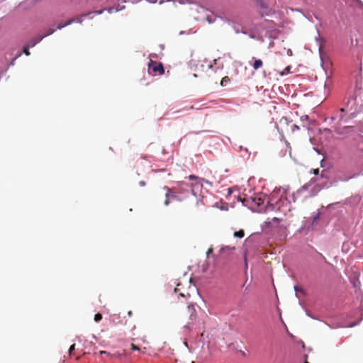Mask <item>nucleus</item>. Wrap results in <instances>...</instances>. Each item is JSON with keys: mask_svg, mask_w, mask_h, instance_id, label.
<instances>
[{"mask_svg": "<svg viewBox=\"0 0 363 363\" xmlns=\"http://www.w3.org/2000/svg\"><path fill=\"white\" fill-rule=\"evenodd\" d=\"M196 311L194 304H189L186 310L182 313V318L185 322L184 327L190 329L196 320Z\"/></svg>", "mask_w": 363, "mask_h": 363, "instance_id": "nucleus-1", "label": "nucleus"}, {"mask_svg": "<svg viewBox=\"0 0 363 363\" xmlns=\"http://www.w3.org/2000/svg\"><path fill=\"white\" fill-rule=\"evenodd\" d=\"M320 190V187L315 184V180L311 179L308 182L303 185L296 191V194L300 195L304 191H308V196H313Z\"/></svg>", "mask_w": 363, "mask_h": 363, "instance_id": "nucleus-2", "label": "nucleus"}, {"mask_svg": "<svg viewBox=\"0 0 363 363\" xmlns=\"http://www.w3.org/2000/svg\"><path fill=\"white\" fill-rule=\"evenodd\" d=\"M148 67L150 70H152L155 73H158L160 75L164 73V69L161 62L150 60Z\"/></svg>", "mask_w": 363, "mask_h": 363, "instance_id": "nucleus-3", "label": "nucleus"}, {"mask_svg": "<svg viewBox=\"0 0 363 363\" xmlns=\"http://www.w3.org/2000/svg\"><path fill=\"white\" fill-rule=\"evenodd\" d=\"M54 31H55V29L50 28L48 30V33L45 35H41V36H38V37H36V38H34L31 39L28 42V45H29L30 47H34L37 43L40 42L44 37L47 36V35H51L52 33H54Z\"/></svg>", "mask_w": 363, "mask_h": 363, "instance_id": "nucleus-4", "label": "nucleus"}, {"mask_svg": "<svg viewBox=\"0 0 363 363\" xmlns=\"http://www.w3.org/2000/svg\"><path fill=\"white\" fill-rule=\"evenodd\" d=\"M75 21L81 23L82 22V20L81 19L80 17H77L76 18L69 19L67 21H66L64 24H59L57 26V29H61L67 26L70 25L71 23H72L73 22H75Z\"/></svg>", "mask_w": 363, "mask_h": 363, "instance_id": "nucleus-5", "label": "nucleus"}, {"mask_svg": "<svg viewBox=\"0 0 363 363\" xmlns=\"http://www.w3.org/2000/svg\"><path fill=\"white\" fill-rule=\"evenodd\" d=\"M164 189H167V192L165 194L166 200L164 201V204L167 206L169 203V197L175 198L176 196L172 193V190L169 188L165 186Z\"/></svg>", "mask_w": 363, "mask_h": 363, "instance_id": "nucleus-6", "label": "nucleus"}, {"mask_svg": "<svg viewBox=\"0 0 363 363\" xmlns=\"http://www.w3.org/2000/svg\"><path fill=\"white\" fill-rule=\"evenodd\" d=\"M130 347H131V350H134V351H140L143 354H145L146 352V347L141 348L138 345L134 344L133 342H132L130 344Z\"/></svg>", "mask_w": 363, "mask_h": 363, "instance_id": "nucleus-7", "label": "nucleus"}, {"mask_svg": "<svg viewBox=\"0 0 363 363\" xmlns=\"http://www.w3.org/2000/svg\"><path fill=\"white\" fill-rule=\"evenodd\" d=\"M263 66V62L258 59L255 60L254 63L252 64V67L255 70H257L260 69Z\"/></svg>", "mask_w": 363, "mask_h": 363, "instance_id": "nucleus-8", "label": "nucleus"}, {"mask_svg": "<svg viewBox=\"0 0 363 363\" xmlns=\"http://www.w3.org/2000/svg\"><path fill=\"white\" fill-rule=\"evenodd\" d=\"M353 127L352 126H345L342 129L339 128V127H336L335 129V131L337 133V134H342L344 133V130H347V129H352Z\"/></svg>", "mask_w": 363, "mask_h": 363, "instance_id": "nucleus-9", "label": "nucleus"}, {"mask_svg": "<svg viewBox=\"0 0 363 363\" xmlns=\"http://www.w3.org/2000/svg\"><path fill=\"white\" fill-rule=\"evenodd\" d=\"M245 235L243 230H240L234 233V236L238 238H242Z\"/></svg>", "mask_w": 363, "mask_h": 363, "instance_id": "nucleus-10", "label": "nucleus"}, {"mask_svg": "<svg viewBox=\"0 0 363 363\" xmlns=\"http://www.w3.org/2000/svg\"><path fill=\"white\" fill-rule=\"evenodd\" d=\"M230 82V79L228 77H224L220 81V85L222 86H225L228 84V83Z\"/></svg>", "mask_w": 363, "mask_h": 363, "instance_id": "nucleus-11", "label": "nucleus"}, {"mask_svg": "<svg viewBox=\"0 0 363 363\" xmlns=\"http://www.w3.org/2000/svg\"><path fill=\"white\" fill-rule=\"evenodd\" d=\"M340 112L341 113L340 115V120H339V122H338V124L340 125L341 123L344 120V113L345 112V109L344 108H341L340 109Z\"/></svg>", "mask_w": 363, "mask_h": 363, "instance_id": "nucleus-12", "label": "nucleus"}, {"mask_svg": "<svg viewBox=\"0 0 363 363\" xmlns=\"http://www.w3.org/2000/svg\"><path fill=\"white\" fill-rule=\"evenodd\" d=\"M174 2H178L181 4H191L193 3V0H172Z\"/></svg>", "mask_w": 363, "mask_h": 363, "instance_id": "nucleus-13", "label": "nucleus"}, {"mask_svg": "<svg viewBox=\"0 0 363 363\" xmlns=\"http://www.w3.org/2000/svg\"><path fill=\"white\" fill-rule=\"evenodd\" d=\"M29 47H30V46L27 45L24 46L23 50V52H24L27 56H28V55H30V51H29Z\"/></svg>", "mask_w": 363, "mask_h": 363, "instance_id": "nucleus-14", "label": "nucleus"}, {"mask_svg": "<svg viewBox=\"0 0 363 363\" xmlns=\"http://www.w3.org/2000/svg\"><path fill=\"white\" fill-rule=\"evenodd\" d=\"M101 319H102V315L101 313H98L94 315V320L96 322H99Z\"/></svg>", "mask_w": 363, "mask_h": 363, "instance_id": "nucleus-15", "label": "nucleus"}, {"mask_svg": "<svg viewBox=\"0 0 363 363\" xmlns=\"http://www.w3.org/2000/svg\"><path fill=\"white\" fill-rule=\"evenodd\" d=\"M254 201L256 203V204H257V206H260V205H261V203H262V199H260V198H259V199H254Z\"/></svg>", "mask_w": 363, "mask_h": 363, "instance_id": "nucleus-16", "label": "nucleus"}, {"mask_svg": "<svg viewBox=\"0 0 363 363\" xmlns=\"http://www.w3.org/2000/svg\"><path fill=\"white\" fill-rule=\"evenodd\" d=\"M75 350V344H73L71 345V347H69V355L72 354V352Z\"/></svg>", "mask_w": 363, "mask_h": 363, "instance_id": "nucleus-17", "label": "nucleus"}, {"mask_svg": "<svg viewBox=\"0 0 363 363\" xmlns=\"http://www.w3.org/2000/svg\"><path fill=\"white\" fill-rule=\"evenodd\" d=\"M259 4L262 8H264V9L268 8V6L262 1L259 2Z\"/></svg>", "mask_w": 363, "mask_h": 363, "instance_id": "nucleus-18", "label": "nucleus"}, {"mask_svg": "<svg viewBox=\"0 0 363 363\" xmlns=\"http://www.w3.org/2000/svg\"><path fill=\"white\" fill-rule=\"evenodd\" d=\"M299 130V127L297 125L294 124L292 125V131L293 132L295 131V130Z\"/></svg>", "mask_w": 363, "mask_h": 363, "instance_id": "nucleus-19", "label": "nucleus"}, {"mask_svg": "<svg viewBox=\"0 0 363 363\" xmlns=\"http://www.w3.org/2000/svg\"><path fill=\"white\" fill-rule=\"evenodd\" d=\"M189 179L190 180H193V179H199V178H198L197 177L194 176V175H190V176L189 177ZM201 179H199V181H201Z\"/></svg>", "mask_w": 363, "mask_h": 363, "instance_id": "nucleus-20", "label": "nucleus"}, {"mask_svg": "<svg viewBox=\"0 0 363 363\" xmlns=\"http://www.w3.org/2000/svg\"><path fill=\"white\" fill-rule=\"evenodd\" d=\"M290 69H291V67L289 66L286 67L284 72L281 74H284L285 73H289L290 72Z\"/></svg>", "mask_w": 363, "mask_h": 363, "instance_id": "nucleus-21", "label": "nucleus"}, {"mask_svg": "<svg viewBox=\"0 0 363 363\" xmlns=\"http://www.w3.org/2000/svg\"><path fill=\"white\" fill-rule=\"evenodd\" d=\"M100 354H105V355H108V356L111 357V354L110 353L107 352L106 351H101V352H100Z\"/></svg>", "mask_w": 363, "mask_h": 363, "instance_id": "nucleus-22", "label": "nucleus"}, {"mask_svg": "<svg viewBox=\"0 0 363 363\" xmlns=\"http://www.w3.org/2000/svg\"><path fill=\"white\" fill-rule=\"evenodd\" d=\"M100 354H105V355H108V356L111 357V354L110 353L107 352L106 351H101V352H100Z\"/></svg>", "mask_w": 363, "mask_h": 363, "instance_id": "nucleus-23", "label": "nucleus"}, {"mask_svg": "<svg viewBox=\"0 0 363 363\" xmlns=\"http://www.w3.org/2000/svg\"><path fill=\"white\" fill-rule=\"evenodd\" d=\"M179 286H180V284H178L177 287L174 289L175 292H179L180 291Z\"/></svg>", "mask_w": 363, "mask_h": 363, "instance_id": "nucleus-24", "label": "nucleus"}, {"mask_svg": "<svg viewBox=\"0 0 363 363\" xmlns=\"http://www.w3.org/2000/svg\"><path fill=\"white\" fill-rule=\"evenodd\" d=\"M319 172V169L318 168L313 169V173L315 175H317Z\"/></svg>", "mask_w": 363, "mask_h": 363, "instance_id": "nucleus-25", "label": "nucleus"}, {"mask_svg": "<svg viewBox=\"0 0 363 363\" xmlns=\"http://www.w3.org/2000/svg\"><path fill=\"white\" fill-rule=\"evenodd\" d=\"M245 267H247V254L245 253Z\"/></svg>", "mask_w": 363, "mask_h": 363, "instance_id": "nucleus-26", "label": "nucleus"}, {"mask_svg": "<svg viewBox=\"0 0 363 363\" xmlns=\"http://www.w3.org/2000/svg\"><path fill=\"white\" fill-rule=\"evenodd\" d=\"M114 11H115V9H114V8H113V7H111V8H109V9H108V11L109 13H112V12H113Z\"/></svg>", "mask_w": 363, "mask_h": 363, "instance_id": "nucleus-27", "label": "nucleus"}, {"mask_svg": "<svg viewBox=\"0 0 363 363\" xmlns=\"http://www.w3.org/2000/svg\"><path fill=\"white\" fill-rule=\"evenodd\" d=\"M212 252H213V249L212 248L208 249V250L207 251V255H209V254H211Z\"/></svg>", "mask_w": 363, "mask_h": 363, "instance_id": "nucleus-28", "label": "nucleus"}, {"mask_svg": "<svg viewBox=\"0 0 363 363\" xmlns=\"http://www.w3.org/2000/svg\"><path fill=\"white\" fill-rule=\"evenodd\" d=\"M128 316H129V317L132 316V315H133V312H132L131 311H129L128 312Z\"/></svg>", "mask_w": 363, "mask_h": 363, "instance_id": "nucleus-29", "label": "nucleus"}, {"mask_svg": "<svg viewBox=\"0 0 363 363\" xmlns=\"http://www.w3.org/2000/svg\"><path fill=\"white\" fill-rule=\"evenodd\" d=\"M111 357H121V354H111Z\"/></svg>", "mask_w": 363, "mask_h": 363, "instance_id": "nucleus-30", "label": "nucleus"}, {"mask_svg": "<svg viewBox=\"0 0 363 363\" xmlns=\"http://www.w3.org/2000/svg\"><path fill=\"white\" fill-rule=\"evenodd\" d=\"M179 296H181L182 297H185L186 296V295L183 292H180L179 293Z\"/></svg>", "mask_w": 363, "mask_h": 363, "instance_id": "nucleus-31", "label": "nucleus"}, {"mask_svg": "<svg viewBox=\"0 0 363 363\" xmlns=\"http://www.w3.org/2000/svg\"><path fill=\"white\" fill-rule=\"evenodd\" d=\"M151 3H156L157 2V0H148Z\"/></svg>", "mask_w": 363, "mask_h": 363, "instance_id": "nucleus-32", "label": "nucleus"}, {"mask_svg": "<svg viewBox=\"0 0 363 363\" xmlns=\"http://www.w3.org/2000/svg\"><path fill=\"white\" fill-rule=\"evenodd\" d=\"M103 11H95V13H96L97 14H101L102 13Z\"/></svg>", "mask_w": 363, "mask_h": 363, "instance_id": "nucleus-33", "label": "nucleus"}, {"mask_svg": "<svg viewBox=\"0 0 363 363\" xmlns=\"http://www.w3.org/2000/svg\"><path fill=\"white\" fill-rule=\"evenodd\" d=\"M226 248H227V249H229V250H234V249H235V247H226Z\"/></svg>", "mask_w": 363, "mask_h": 363, "instance_id": "nucleus-34", "label": "nucleus"}, {"mask_svg": "<svg viewBox=\"0 0 363 363\" xmlns=\"http://www.w3.org/2000/svg\"><path fill=\"white\" fill-rule=\"evenodd\" d=\"M140 184L141 186H144V185L145 184V183L144 182H140Z\"/></svg>", "mask_w": 363, "mask_h": 363, "instance_id": "nucleus-35", "label": "nucleus"}, {"mask_svg": "<svg viewBox=\"0 0 363 363\" xmlns=\"http://www.w3.org/2000/svg\"><path fill=\"white\" fill-rule=\"evenodd\" d=\"M163 2H164V1H163V0H160V1H159V4H162Z\"/></svg>", "mask_w": 363, "mask_h": 363, "instance_id": "nucleus-36", "label": "nucleus"}, {"mask_svg": "<svg viewBox=\"0 0 363 363\" xmlns=\"http://www.w3.org/2000/svg\"><path fill=\"white\" fill-rule=\"evenodd\" d=\"M89 13H85V14H84L83 16H87Z\"/></svg>", "mask_w": 363, "mask_h": 363, "instance_id": "nucleus-37", "label": "nucleus"}, {"mask_svg": "<svg viewBox=\"0 0 363 363\" xmlns=\"http://www.w3.org/2000/svg\"><path fill=\"white\" fill-rule=\"evenodd\" d=\"M304 363H309L308 362L306 361Z\"/></svg>", "mask_w": 363, "mask_h": 363, "instance_id": "nucleus-38", "label": "nucleus"}, {"mask_svg": "<svg viewBox=\"0 0 363 363\" xmlns=\"http://www.w3.org/2000/svg\"><path fill=\"white\" fill-rule=\"evenodd\" d=\"M167 1H170L171 0H167Z\"/></svg>", "mask_w": 363, "mask_h": 363, "instance_id": "nucleus-39", "label": "nucleus"}, {"mask_svg": "<svg viewBox=\"0 0 363 363\" xmlns=\"http://www.w3.org/2000/svg\"><path fill=\"white\" fill-rule=\"evenodd\" d=\"M191 363H195V362L193 361V362H191Z\"/></svg>", "mask_w": 363, "mask_h": 363, "instance_id": "nucleus-40", "label": "nucleus"}]
</instances>
